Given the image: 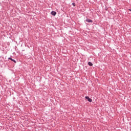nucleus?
Segmentation results:
<instances>
[{
    "label": "nucleus",
    "instance_id": "1",
    "mask_svg": "<svg viewBox=\"0 0 131 131\" xmlns=\"http://www.w3.org/2000/svg\"><path fill=\"white\" fill-rule=\"evenodd\" d=\"M85 99H86V100H88V102H92L93 100L92 99V98H90L89 96H85Z\"/></svg>",
    "mask_w": 131,
    "mask_h": 131
},
{
    "label": "nucleus",
    "instance_id": "2",
    "mask_svg": "<svg viewBox=\"0 0 131 131\" xmlns=\"http://www.w3.org/2000/svg\"><path fill=\"white\" fill-rule=\"evenodd\" d=\"M86 22H88V23H93V20L88 19V17L85 20Z\"/></svg>",
    "mask_w": 131,
    "mask_h": 131
},
{
    "label": "nucleus",
    "instance_id": "3",
    "mask_svg": "<svg viewBox=\"0 0 131 131\" xmlns=\"http://www.w3.org/2000/svg\"><path fill=\"white\" fill-rule=\"evenodd\" d=\"M8 60H11V61H12L14 63H17V61L15 59H13L11 57L8 58Z\"/></svg>",
    "mask_w": 131,
    "mask_h": 131
},
{
    "label": "nucleus",
    "instance_id": "4",
    "mask_svg": "<svg viewBox=\"0 0 131 131\" xmlns=\"http://www.w3.org/2000/svg\"><path fill=\"white\" fill-rule=\"evenodd\" d=\"M51 15H52V16H55V15H57V12L56 11H52L51 12Z\"/></svg>",
    "mask_w": 131,
    "mask_h": 131
},
{
    "label": "nucleus",
    "instance_id": "5",
    "mask_svg": "<svg viewBox=\"0 0 131 131\" xmlns=\"http://www.w3.org/2000/svg\"><path fill=\"white\" fill-rule=\"evenodd\" d=\"M88 65H89V66H93V63H92L91 61H89L88 62Z\"/></svg>",
    "mask_w": 131,
    "mask_h": 131
},
{
    "label": "nucleus",
    "instance_id": "6",
    "mask_svg": "<svg viewBox=\"0 0 131 131\" xmlns=\"http://www.w3.org/2000/svg\"><path fill=\"white\" fill-rule=\"evenodd\" d=\"M72 5H73V7H75L76 6L75 3H73Z\"/></svg>",
    "mask_w": 131,
    "mask_h": 131
},
{
    "label": "nucleus",
    "instance_id": "7",
    "mask_svg": "<svg viewBox=\"0 0 131 131\" xmlns=\"http://www.w3.org/2000/svg\"><path fill=\"white\" fill-rule=\"evenodd\" d=\"M129 11H131V9H129Z\"/></svg>",
    "mask_w": 131,
    "mask_h": 131
}]
</instances>
